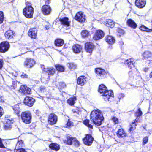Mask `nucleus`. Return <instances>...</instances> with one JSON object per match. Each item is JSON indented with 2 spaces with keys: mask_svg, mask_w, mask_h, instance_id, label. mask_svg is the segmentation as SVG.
I'll list each match as a JSON object with an SVG mask.
<instances>
[{
  "mask_svg": "<svg viewBox=\"0 0 152 152\" xmlns=\"http://www.w3.org/2000/svg\"><path fill=\"white\" fill-rule=\"evenodd\" d=\"M90 117L91 121L97 126L101 125L102 121L104 119L101 112L99 110H94L92 111Z\"/></svg>",
  "mask_w": 152,
  "mask_h": 152,
  "instance_id": "nucleus-1",
  "label": "nucleus"
},
{
  "mask_svg": "<svg viewBox=\"0 0 152 152\" xmlns=\"http://www.w3.org/2000/svg\"><path fill=\"white\" fill-rule=\"evenodd\" d=\"M98 91L104 96L103 99L106 101H110L114 96L113 92L108 91L107 87L104 85L102 84L99 86Z\"/></svg>",
  "mask_w": 152,
  "mask_h": 152,
  "instance_id": "nucleus-2",
  "label": "nucleus"
},
{
  "mask_svg": "<svg viewBox=\"0 0 152 152\" xmlns=\"http://www.w3.org/2000/svg\"><path fill=\"white\" fill-rule=\"evenodd\" d=\"M21 118L22 121L26 124H29L31 122L32 115L30 112L26 111L22 112Z\"/></svg>",
  "mask_w": 152,
  "mask_h": 152,
  "instance_id": "nucleus-3",
  "label": "nucleus"
},
{
  "mask_svg": "<svg viewBox=\"0 0 152 152\" xmlns=\"http://www.w3.org/2000/svg\"><path fill=\"white\" fill-rule=\"evenodd\" d=\"M23 13L26 18H31L34 13V8L31 5L26 6L23 9Z\"/></svg>",
  "mask_w": 152,
  "mask_h": 152,
  "instance_id": "nucleus-4",
  "label": "nucleus"
},
{
  "mask_svg": "<svg viewBox=\"0 0 152 152\" xmlns=\"http://www.w3.org/2000/svg\"><path fill=\"white\" fill-rule=\"evenodd\" d=\"M104 35V32L101 30H97L93 37V39L95 41L99 40L103 38Z\"/></svg>",
  "mask_w": 152,
  "mask_h": 152,
  "instance_id": "nucleus-5",
  "label": "nucleus"
},
{
  "mask_svg": "<svg viewBox=\"0 0 152 152\" xmlns=\"http://www.w3.org/2000/svg\"><path fill=\"white\" fill-rule=\"evenodd\" d=\"M13 122V121L12 118H9L8 117H5V121L4 123V126L5 129L8 130L11 128V125Z\"/></svg>",
  "mask_w": 152,
  "mask_h": 152,
  "instance_id": "nucleus-6",
  "label": "nucleus"
},
{
  "mask_svg": "<svg viewBox=\"0 0 152 152\" xmlns=\"http://www.w3.org/2000/svg\"><path fill=\"white\" fill-rule=\"evenodd\" d=\"M95 72L97 77L99 79L104 78L107 74V72L105 70L100 68L96 69L95 70Z\"/></svg>",
  "mask_w": 152,
  "mask_h": 152,
  "instance_id": "nucleus-7",
  "label": "nucleus"
},
{
  "mask_svg": "<svg viewBox=\"0 0 152 152\" xmlns=\"http://www.w3.org/2000/svg\"><path fill=\"white\" fill-rule=\"evenodd\" d=\"M10 45L8 42H3L0 44V52L4 53L8 50Z\"/></svg>",
  "mask_w": 152,
  "mask_h": 152,
  "instance_id": "nucleus-8",
  "label": "nucleus"
},
{
  "mask_svg": "<svg viewBox=\"0 0 152 152\" xmlns=\"http://www.w3.org/2000/svg\"><path fill=\"white\" fill-rule=\"evenodd\" d=\"M57 121V116L54 113H51L48 116V122L49 124L52 125L55 124Z\"/></svg>",
  "mask_w": 152,
  "mask_h": 152,
  "instance_id": "nucleus-9",
  "label": "nucleus"
},
{
  "mask_svg": "<svg viewBox=\"0 0 152 152\" xmlns=\"http://www.w3.org/2000/svg\"><path fill=\"white\" fill-rule=\"evenodd\" d=\"M35 102V99L30 97L26 96L24 99V103L26 105L29 107L32 106Z\"/></svg>",
  "mask_w": 152,
  "mask_h": 152,
  "instance_id": "nucleus-10",
  "label": "nucleus"
},
{
  "mask_svg": "<svg viewBox=\"0 0 152 152\" xmlns=\"http://www.w3.org/2000/svg\"><path fill=\"white\" fill-rule=\"evenodd\" d=\"M93 141V137L89 134H87L85 137L83 139V141L84 144L87 145H91Z\"/></svg>",
  "mask_w": 152,
  "mask_h": 152,
  "instance_id": "nucleus-11",
  "label": "nucleus"
},
{
  "mask_svg": "<svg viewBox=\"0 0 152 152\" xmlns=\"http://www.w3.org/2000/svg\"><path fill=\"white\" fill-rule=\"evenodd\" d=\"M75 19L80 22H84L85 20V16L81 12H80L76 14Z\"/></svg>",
  "mask_w": 152,
  "mask_h": 152,
  "instance_id": "nucleus-12",
  "label": "nucleus"
},
{
  "mask_svg": "<svg viewBox=\"0 0 152 152\" xmlns=\"http://www.w3.org/2000/svg\"><path fill=\"white\" fill-rule=\"evenodd\" d=\"M38 30L36 28H30L28 32V36L32 39H34L37 37Z\"/></svg>",
  "mask_w": 152,
  "mask_h": 152,
  "instance_id": "nucleus-13",
  "label": "nucleus"
},
{
  "mask_svg": "<svg viewBox=\"0 0 152 152\" xmlns=\"http://www.w3.org/2000/svg\"><path fill=\"white\" fill-rule=\"evenodd\" d=\"M35 64V61L31 58H26L24 63V66L26 67L31 68Z\"/></svg>",
  "mask_w": 152,
  "mask_h": 152,
  "instance_id": "nucleus-14",
  "label": "nucleus"
},
{
  "mask_svg": "<svg viewBox=\"0 0 152 152\" xmlns=\"http://www.w3.org/2000/svg\"><path fill=\"white\" fill-rule=\"evenodd\" d=\"M51 9L50 6L48 5H44L42 8L41 11L42 12L44 15H48L51 12Z\"/></svg>",
  "mask_w": 152,
  "mask_h": 152,
  "instance_id": "nucleus-15",
  "label": "nucleus"
},
{
  "mask_svg": "<svg viewBox=\"0 0 152 152\" xmlns=\"http://www.w3.org/2000/svg\"><path fill=\"white\" fill-rule=\"evenodd\" d=\"M41 67L42 69L48 73L49 75H52L55 73V69L53 67L45 68L44 65H41Z\"/></svg>",
  "mask_w": 152,
  "mask_h": 152,
  "instance_id": "nucleus-16",
  "label": "nucleus"
},
{
  "mask_svg": "<svg viewBox=\"0 0 152 152\" xmlns=\"http://www.w3.org/2000/svg\"><path fill=\"white\" fill-rule=\"evenodd\" d=\"M73 52L76 54L80 53L82 49V47L79 44H75L72 47Z\"/></svg>",
  "mask_w": 152,
  "mask_h": 152,
  "instance_id": "nucleus-17",
  "label": "nucleus"
},
{
  "mask_svg": "<svg viewBox=\"0 0 152 152\" xmlns=\"http://www.w3.org/2000/svg\"><path fill=\"white\" fill-rule=\"evenodd\" d=\"M94 44L91 42L86 43L85 45V49L86 51L89 53H91L94 48Z\"/></svg>",
  "mask_w": 152,
  "mask_h": 152,
  "instance_id": "nucleus-18",
  "label": "nucleus"
},
{
  "mask_svg": "<svg viewBox=\"0 0 152 152\" xmlns=\"http://www.w3.org/2000/svg\"><path fill=\"white\" fill-rule=\"evenodd\" d=\"M87 82L86 77L84 76H80L77 79V84L81 86H83Z\"/></svg>",
  "mask_w": 152,
  "mask_h": 152,
  "instance_id": "nucleus-19",
  "label": "nucleus"
},
{
  "mask_svg": "<svg viewBox=\"0 0 152 152\" xmlns=\"http://www.w3.org/2000/svg\"><path fill=\"white\" fill-rule=\"evenodd\" d=\"M135 63V61L134 59L132 58L127 59L125 62V65L130 69L134 67Z\"/></svg>",
  "mask_w": 152,
  "mask_h": 152,
  "instance_id": "nucleus-20",
  "label": "nucleus"
},
{
  "mask_svg": "<svg viewBox=\"0 0 152 152\" xmlns=\"http://www.w3.org/2000/svg\"><path fill=\"white\" fill-rule=\"evenodd\" d=\"M146 3V0H136L135 4L137 7L142 8L145 5Z\"/></svg>",
  "mask_w": 152,
  "mask_h": 152,
  "instance_id": "nucleus-21",
  "label": "nucleus"
},
{
  "mask_svg": "<svg viewBox=\"0 0 152 152\" xmlns=\"http://www.w3.org/2000/svg\"><path fill=\"white\" fill-rule=\"evenodd\" d=\"M61 24L65 26L68 27L69 26L70 22L69 21V19L67 17H64L60 19Z\"/></svg>",
  "mask_w": 152,
  "mask_h": 152,
  "instance_id": "nucleus-22",
  "label": "nucleus"
},
{
  "mask_svg": "<svg viewBox=\"0 0 152 152\" xmlns=\"http://www.w3.org/2000/svg\"><path fill=\"white\" fill-rule=\"evenodd\" d=\"M117 136L119 138H122L126 136V134L125 131L122 129H120L118 130L117 132Z\"/></svg>",
  "mask_w": 152,
  "mask_h": 152,
  "instance_id": "nucleus-23",
  "label": "nucleus"
},
{
  "mask_svg": "<svg viewBox=\"0 0 152 152\" xmlns=\"http://www.w3.org/2000/svg\"><path fill=\"white\" fill-rule=\"evenodd\" d=\"M14 34L13 31L11 30H9L5 32L4 35L7 39H10L13 38Z\"/></svg>",
  "mask_w": 152,
  "mask_h": 152,
  "instance_id": "nucleus-24",
  "label": "nucleus"
},
{
  "mask_svg": "<svg viewBox=\"0 0 152 152\" xmlns=\"http://www.w3.org/2000/svg\"><path fill=\"white\" fill-rule=\"evenodd\" d=\"M127 23L129 26L133 28H135L137 26V24L131 19L128 20Z\"/></svg>",
  "mask_w": 152,
  "mask_h": 152,
  "instance_id": "nucleus-25",
  "label": "nucleus"
},
{
  "mask_svg": "<svg viewBox=\"0 0 152 152\" xmlns=\"http://www.w3.org/2000/svg\"><path fill=\"white\" fill-rule=\"evenodd\" d=\"M106 42L109 44H113L114 43L115 39L113 37L108 36L105 38Z\"/></svg>",
  "mask_w": 152,
  "mask_h": 152,
  "instance_id": "nucleus-26",
  "label": "nucleus"
},
{
  "mask_svg": "<svg viewBox=\"0 0 152 152\" xmlns=\"http://www.w3.org/2000/svg\"><path fill=\"white\" fill-rule=\"evenodd\" d=\"M64 44V41L61 39H58L55 41V45L57 47L62 46Z\"/></svg>",
  "mask_w": 152,
  "mask_h": 152,
  "instance_id": "nucleus-27",
  "label": "nucleus"
},
{
  "mask_svg": "<svg viewBox=\"0 0 152 152\" xmlns=\"http://www.w3.org/2000/svg\"><path fill=\"white\" fill-rule=\"evenodd\" d=\"M142 56L145 59H146L151 57L152 53L150 51H146L144 52Z\"/></svg>",
  "mask_w": 152,
  "mask_h": 152,
  "instance_id": "nucleus-28",
  "label": "nucleus"
},
{
  "mask_svg": "<svg viewBox=\"0 0 152 152\" xmlns=\"http://www.w3.org/2000/svg\"><path fill=\"white\" fill-rule=\"evenodd\" d=\"M49 147L55 151H57L59 149V146L56 143H53L49 145Z\"/></svg>",
  "mask_w": 152,
  "mask_h": 152,
  "instance_id": "nucleus-29",
  "label": "nucleus"
},
{
  "mask_svg": "<svg viewBox=\"0 0 152 152\" xmlns=\"http://www.w3.org/2000/svg\"><path fill=\"white\" fill-rule=\"evenodd\" d=\"M106 23L108 27L113 28L114 26V22L111 19H107L106 21Z\"/></svg>",
  "mask_w": 152,
  "mask_h": 152,
  "instance_id": "nucleus-30",
  "label": "nucleus"
},
{
  "mask_svg": "<svg viewBox=\"0 0 152 152\" xmlns=\"http://www.w3.org/2000/svg\"><path fill=\"white\" fill-rule=\"evenodd\" d=\"M137 120L135 119V121L134 122L132 123V124L130 125L129 129V132H130L134 130L135 129V126H137L136 122H137Z\"/></svg>",
  "mask_w": 152,
  "mask_h": 152,
  "instance_id": "nucleus-31",
  "label": "nucleus"
},
{
  "mask_svg": "<svg viewBox=\"0 0 152 152\" xmlns=\"http://www.w3.org/2000/svg\"><path fill=\"white\" fill-rule=\"evenodd\" d=\"M89 34V31L86 30H83L81 33V35L83 38L88 37Z\"/></svg>",
  "mask_w": 152,
  "mask_h": 152,
  "instance_id": "nucleus-32",
  "label": "nucleus"
},
{
  "mask_svg": "<svg viewBox=\"0 0 152 152\" xmlns=\"http://www.w3.org/2000/svg\"><path fill=\"white\" fill-rule=\"evenodd\" d=\"M140 29L143 31H146L147 32H151L152 31V29H149L144 25H142L140 27Z\"/></svg>",
  "mask_w": 152,
  "mask_h": 152,
  "instance_id": "nucleus-33",
  "label": "nucleus"
},
{
  "mask_svg": "<svg viewBox=\"0 0 152 152\" xmlns=\"http://www.w3.org/2000/svg\"><path fill=\"white\" fill-rule=\"evenodd\" d=\"M24 146V143L22 140H18L16 144L15 149L22 148Z\"/></svg>",
  "mask_w": 152,
  "mask_h": 152,
  "instance_id": "nucleus-34",
  "label": "nucleus"
},
{
  "mask_svg": "<svg viewBox=\"0 0 152 152\" xmlns=\"http://www.w3.org/2000/svg\"><path fill=\"white\" fill-rule=\"evenodd\" d=\"M55 67L56 69L59 72H63L65 69V68L63 66L59 64H57L56 65Z\"/></svg>",
  "mask_w": 152,
  "mask_h": 152,
  "instance_id": "nucleus-35",
  "label": "nucleus"
},
{
  "mask_svg": "<svg viewBox=\"0 0 152 152\" xmlns=\"http://www.w3.org/2000/svg\"><path fill=\"white\" fill-rule=\"evenodd\" d=\"M76 100L75 97L70 98L67 101L68 103L71 105H73L75 103V101Z\"/></svg>",
  "mask_w": 152,
  "mask_h": 152,
  "instance_id": "nucleus-36",
  "label": "nucleus"
},
{
  "mask_svg": "<svg viewBox=\"0 0 152 152\" xmlns=\"http://www.w3.org/2000/svg\"><path fill=\"white\" fill-rule=\"evenodd\" d=\"M73 139L74 138L72 137H67L66 140H65L64 142L68 145H71L72 144Z\"/></svg>",
  "mask_w": 152,
  "mask_h": 152,
  "instance_id": "nucleus-37",
  "label": "nucleus"
},
{
  "mask_svg": "<svg viewBox=\"0 0 152 152\" xmlns=\"http://www.w3.org/2000/svg\"><path fill=\"white\" fill-rule=\"evenodd\" d=\"M67 66L71 69H74L76 67V65L72 62L68 63L67 64Z\"/></svg>",
  "mask_w": 152,
  "mask_h": 152,
  "instance_id": "nucleus-38",
  "label": "nucleus"
},
{
  "mask_svg": "<svg viewBox=\"0 0 152 152\" xmlns=\"http://www.w3.org/2000/svg\"><path fill=\"white\" fill-rule=\"evenodd\" d=\"M13 110L15 113L18 115L20 112V107L18 105L16 104L13 107Z\"/></svg>",
  "mask_w": 152,
  "mask_h": 152,
  "instance_id": "nucleus-39",
  "label": "nucleus"
},
{
  "mask_svg": "<svg viewBox=\"0 0 152 152\" xmlns=\"http://www.w3.org/2000/svg\"><path fill=\"white\" fill-rule=\"evenodd\" d=\"M90 121L89 120H86L83 121L84 124L87 126L90 129L93 128V126L92 125L89 123Z\"/></svg>",
  "mask_w": 152,
  "mask_h": 152,
  "instance_id": "nucleus-40",
  "label": "nucleus"
},
{
  "mask_svg": "<svg viewBox=\"0 0 152 152\" xmlns=\"http://www.w3.org/2000/svg\"><path fill=\"white\" fill-rule=\"evenodd\" d=\"M73 144L76 146L78 147L80 145V142L79 141L75 138L73 139V141L72 142Z\"/></svg>",
  "mask_w": 152,
  "mask_h": 152,
  "instance_id": "nucleus-41",
  "label": "nucleus"
},
{
  "mask_svg": "<svg viewBox=\"0 0 152 152\" xmlns=\"http://www.w3.org/2000/svg\"><path fill=\"white\" fill-rule=\"evenodd\" d=\"M26 89L24 91V92L23 93L24 94L26 95L30 94L31 91V89L28 87H27L26 88Z\"/></svg>",
  "mask_w": 152,
  "mask_h": 152,
  "instance_id": "nucleus-42",
  "label": "nucleus"
},
{
  "mask_svg": "<svg viewBox=\"0 0 152 152\" xmlns=\"http://www.w3.org/2000/svg\"><path fill=\"white\" fill-rule=\"evenodd\" d=\"M142 114V112L141 111L140 109V108H139L137 111L135 113V115L137 117H138L141 115Z\"/></svg>",
  "mask_w": 152,
  "mask_h": 152,
  "instance_id": "nucleus-43",
  "label": "nucleus"
},
{
  "mask_svg": "<svg viewBox=\"0 0 152 152\" xmlns=\"http://www.w3.org/2000/svg\"><path fill=\"white\" fill-rule=\"evenodd\" d=\"M4 20V14L3 12L0 11V24L2 23Z\"/></svg>",
  "mask_w": 152,
  "mask_h": 152,
  "instance_id": "nucleus-44",
  "label": "nucleus"
},
{
  "mask_svg": "<svg viewBox=\"0 0 152 152\" xmlns=\"http://www.w3.org/2000/svg\"><path fill=\"white\" fill-rule=\"evenodd\" d=\"M14 151L15 152H26L25 149L22 148H20L18 149H15Z\"/></svg>",
  "mask_w": 152,
  "mask_h": 152,
  "instance_id": "nucleus-45",
  "label": "nucleus"
},
{
  "mask_svg": "<svg viewBox=\"0 0 152 152\" xmlns=\"http://www.w3.org/2000/svg\"><path fill=\"white\" fill-rule=\"evenodd\" d=\"M27 87L24 86H21L20 88V91L23 93L24 91L26 89V88Z\"/></svg>",
  "mask_w": 152,
  "mask_h": 152,
  "instance_id": "nucleus-46",
  "label": "nucleus"
},
{
  "mask_svg": "<svg viewBox=\"0 0 152 152\" xmlns=\"http://www.w3.org/2000/svg\"><path fill=\"white\" fill-rule=\"evenodd\" d=\"M17 82L16 81H13L12 85L11 86V88L12 89H15L17 87Z\"/></svg>",
  "mask_w": 152,
  "mask_h": 152,
  "instance_id": "nucleus-47",
  "label": "nucleus"
},
{
  "mask_svg": "<svg viewBox=\"0 0 152 152\" xmlns=\"http://www.w3.org/2000/svg\"><path fill=\"white\" fill-rule=\"evenodd\" d=\"M148 141V137H145L143 138V144L145 145L146 144Z\"/></svg>",
  "mask_w": 152,
  "mask_h": 152,
  "instance_id": "nucleus-48",
  "label": "nucleus"
},
{
  "mask_svg": "<svg viewBox=\"0 0 152 152\" xmlns=\"http://www.w3.org/2000/svg\"><path fill=\"white\" fill-rule=\"evenodd\" d=\"M72 122L70 121L69 120H68V122H67L66 125V127H70L71 126L72 124Z\"/></svg>",
  "mask_w": 152,
  "mask_h": 152,
  "instance_id": "nucleus-49",
  "label": "nucleus"
},
{
  "mask_svg": "<svg viewBox=\"0 0 152 152\" xmlns=\"http://www.w3.org/2000/svg\"><path fill=\"white\" fill-rule=\"evenodd\" d=\"M112 119L115 124H117L118 123V119L117 118L113 117L112 118Z\"/></svg>",
  "mask_w": 152,
  "mask_h": 152,
  "instance_id": "nucleus-50",
  "label": "nucleus"
},
{
  "mask_svg": "<svg viewBox=\"0 0 152 152\" xmlns=\"http://www.w3.org/2000/svg\"><path fill=\"white\" fill-rule=\"evenodd\" d=\"M61 88H64L66 87V85L64 83H59Z\"/></svg>",
  "mask_w": 152,
  "mask_h": 152,
  "instance_id": "nucleus-51",
  "label": "nucleus"
},
{
  "mask_svg": "<svg viewBox=\"0 0 152 152\" xmlns=\"http://www.w3.org/2000/svg\"><path fill=\"white\" fill-rule=\"evenodd\" d=\"M0 147L2 148H5V146L2 143V140L1 138H0Z\"/></svg>",
  "mask_w": 152,
  "mask_h": 152,
  "instance_id": "nucleus-52",
  "label": "nucleus"
},
{
  "mask_svg": "<svg viewBox=\"0 0 152 152\" xmlns=\"http://www.w3.org/2000/svg\"><path fill=\"white\" fill-rule=\"evenodd\" d=\"M21 77L22 78H28V76L26 74L23 73L21 75Z\"/></svg>",
  "mask_w": 152,
  "mask_h": 152,
  "instance_id": "nucleus-53",
  "label": "nucleus"
},
{
  "mask_svg": "<svg viewBox=\"0 0 152 152\" xmlns=\"http://www.w3.org/2000/svg\"><path fill=\"white\" fill-rule=\"evenodd\" d=\"M3 61L2 59H0V69H1L3 66Z\"/></svg>",
  "mask_w": 152,
  "mask_h": 152,
  "instance_id": "nucleus-54",
  "label": "nucleus"
},
{
  "mask_svg": "<svg viewBox=\"0 0 152 152\" xmlns=\"http://www.w3.org/2000/svg\"><path fill=\"white\" fill-rule=\"evenodd\" d=\"M3 113V110L2 108L0 107V117L2 115Z\"/></svg>",
  "mask_w": 152,
  "mask_h": 152,
  "instance_id": "nucleus-55",
  "label": "nucleus"
},
{
  "mask_svg": "<svg viewBox=\"0 0 152 152\" xmlns=\"http://www.w3.org/2000/svg\"><path fill=\"white\" fill-rule=\"evenodd\" d=\"M118 32L121 33V34H123L124 33V31L122 29H119L118 31Z\"/></svg>",
  "mask_w": 152,
  "mask_h": 152,
  "instance_id": "nucleus-56",
  "label": "nucleus"
},
{
  "mask_svg": "<svg viewBox=\"0 0 152 152\" xmlns=\"http://www.w3.org/2000/svg\"><path fill=\"white\" fill-rule=\"evenodd\" d=\"M40 90L42 92L44 91L45 90V87H41Z\"/></svg>",
  "mask_w": 152,
  "mask_h": 152,
  "instance_id": "nucleus-57",
  "label": "nucleus"
},
{
  "mask_svg": "<svg viewBox=\"0 0 152 152\" xmlns=\"http://www.w3.org/2000/svg\"><path fill=\"white\" fill-rule=\"evenodd\" d=\"M50 2V1L49 0H47L45 2L46 4H47V5H48Z\"/></svg>",
  "mask_w": 152,
  "mask_h": 152,
  "instance_id": "nucleus-58",
  "label": "nucleus"
},
{
  "mask_svg": "<svg viewBox=\"0 0 152 152\" xmlns=\"http://www.w3.org/2000/svg\"><path fill=\"white\" fill-rule=\"evenodd\" d=\"M119 44L120 45H122L124 44V42H123L121 41L119 42Z\"/></svg>",
  "mask_w": 152,
  "mask_h": 152,
  "instance_id": "nucleus-59",
  "label": "nucleus"
},
{
  "mask_svg": "<svg viewBox=\"0 0 152 152\" xmlns=\"http://www.w3.org/2000/svg\"><path fill=\"white\" fill-rule=\"evenodd\" d=\"M49 28V25H46L45 26V28L46 30L48 29Z\"/></svg>",
  "mask_w": 152,
  "mask_h": 152,
  "instance_id": "nucleus-60",
  "label": "nucleus"
},
{
  "mask_svg": "<svg viewBox=\"0 0 152 152\" xmlns=\"http://www.w3.org/2000/svg\"><path fill=\"white\" fill-rule=\"evenodd\" d=\"M41 81H42V82H43V83H46V81H45L44 80V79H43V78H42H42H41Z\"/></svg>",
  "mask_w": 152,
  "mask_h": 152,
  "instance_id": "nucleus-61",
  "label": "nucleus"
},
{
  "mask_svg": "<svg viewBox=\"0 0 152 152\" xmlns=\"http://www.w3.org/2000/svg\"><path fill=\"white\" fill-rule=\"evenodd\" d=\"M149 77H150L152 78V72L150 73L149 75Z\"/></svg>",
  "mask_w": 152,
  "mask_h": 152,
  "instance_id": "nucleus-62",
  "label": "nucleus"
},
{
  "mask_svg": "<svg viewBox=\"0 0 152 152\" xmlns=\"http://www.w3.org/2000/svg\"><path fill=\"white\" fill-rule=\"evenodd\" d=\"M72 111H73V112L74 113H77V112L76 111H74V110H73Z\"/></svg>",
  "mask_w": 152,
  "mask_h": 152,
  "instance_id": "nucleus-63",
  "label": "nucleus"
},
{
  "mask_svg": "<svg viewBox=\"0 0 152 152\" xmlns=\"http://www.w3.org/2000/svg\"><path fill=\"white\" fill-rule=\"evenodd\" d=\"M121 95L123 97L124 96V95L123 94H121Z\"/></svg>",
  "mask_w": 152,
  "mask_h": 152,
  "instance_id": "nucleus-64",
  "label": "nucleus"
}]
</instances>
